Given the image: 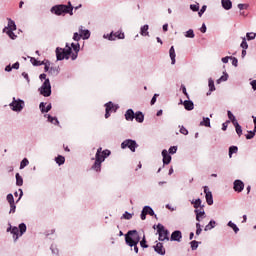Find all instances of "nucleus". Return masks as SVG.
<instances>
[{"instance_id": "35", "label": "nucleus", "mask_w": 256, "mask_h": 256, "mask_svg": "<svg viewBox=\"0 0 256 256\" xmlns=\"http://www.w3.org/2000/svg\"><path fill=\"white\" fill-rule=\"evenodd\" d=\"M15 177L17 187H23V177L21 176V174L16 173Z\"/></svg>"}, {"instance_id": "61", "label": "nucleus", "mask_w": 256, "mask_h": 256, "mask_svg": "<svg viewBox=\"0 0 256 256\" xmlns=\"http://www.w3.org/2000/svg\"><path fill=\"white\" fill-rule=\"evenodd\" d=\"M180 133L182 135H189V130H187V128H185V126H180Z\"/></svg>"}, {"instance_id": "3", "label": "nucleus", "mask_w": 256, "mask_h": 256, "mask_svg": "<svg viewBox=\"0 0 256 256\" xmlns=\"http://www.w3.org/2000/svg\"><path fill=\"white\" fill-rule=\"evenodd\" d=\"M27 233V224L26 223H20L19 226H13L11 235H13V241L14 243H17L19 241V237H23Z\"/></svg>"}, {"instance_id": "34", "label": "nucleus", "mask_w": 256, "mask_h": 256, "mask_svg": "<svg viewBox=\"0 0 256 256\" xmlns=\"http://www.w3.org/2000/svg\"><path fill=\"white\" fill-rule=\"evenodd\" d=\"M233 125L235 127V131H236L238 137H241L243 135V128L239 125V122H236Z\"/></svg>"}, {"instance_id": "25", "label": "nucleus", "mask_w": 256, "mask_h": 256, "mask_svg": "<svg viewBox=\"0 0 256 256\" xmlns=\"http://www.w3.org/2000/svg\"><path fill=\"white\" fill-rule=\"evenodd\" d=\"M140 35L142 37H149V24L140 27Z\"/></svg>"}, {"instance_id": "26", "label": "nucleus", "mask_w": 256, "mask_h": 256, "mask_svg": "<svg viewBox=\"0 0 256 256\" xmlns=\"http://www.w3.org/2000/svg\"><path fill=\"white\" fill-rule=\"evenodd\" d=\"M194 213L196 214V221H198V223H201V219H204L205 217V210H199V209H195Z\"/></svg>"}, {"instance_id": "11", "label": "nucleus", "mask_w": 256, "mask_h": 256, "mask_svg": "<svg viewBox=\"0 0 256 256\" xmlns=\"http://www.w3.org/2000/svg\"><path fill=\"white\" fill-rule=\"evenodd\" d=\"M233 189L236 193H241L243 189H245V183L242 180L237 179L233 183Z\"/></svg>"}, {"instance_id": "42", "label": "nucleus", "mask_w": 256, "mask_h": 256, "mask_svg": "<svg viewBox=\"0 0 256 256\" xmlns=\"http://www.w3.org/2000/svg\"><path fill=\"white\" fill-rule=\"evenodd\" d=\"M239 151V148L237 146H230L229 147V158L233 157L234 153H237Z\"/></svg>"}, {"instance_id": "29", "label": "nucleus", "mask_w": 256, "mask_h": 256, "mask_svg": "<svg viewBox=\"0 0 256 256\" xmlns=\"http://www.w3.org/2000/svg\"><path fill=\"white\" fill-rule=\"evenodd\" d=\"M143 209L146 212V215H150V217H155L157 219V214H155V211L151 206H144Z\"/></svg>"}, {"instance_id": "39", "label": "nucleus", "mask_w": 256, "mask_h": 256, "mask_svg": "<svg viewBox=\"0 0 256 256\" xmlns=\"http://www.w3.org/2000/svg\"><path fill=\"white\" fill-rule=\"evenodd\" d=\"M190 245H191L192 251H197V249L199 248V245H201V242L193 240L190 242Z\"/></svg>"}, {"instance_id": "28", "label": "nucleus", "mask_w": 256, "mask_h": 256, "mask_svg": "<svg viewBox=\"0 0 256 256\" xmlns=\"http://www.w3.org/2000/svg\"><path fill=\"white\" fill-rule=\"evenodd\" d=\"M169 55H170V59H171V65H175V63H176L175 57H177V54L175 53V47L174 46L170 47Z\"/></svg>"}, {"instance_id": "48", "label": "nucleus", "mask_w": 256, "mask_h": 256, "mask_svg": "<svg viewBox=\"0 0 256 256\" xmlns=\"http://www.w3.org/2000/svg\"><path fill=\"white\" fill-rule=\"evenodd\" d=\"M185 37H187L188 39H194L195 32L193 31V29H189L188 31H186Z\"/></svg>"}, {"instance_id": "1", "label": "nucleus", "mask_w": 256, "mask_h": 256, "mask_svg": "<svg viewBox=\"0 0 256 256\" xmlns=\"http://www.w3.org/2000/svg\"><path fill=\"white\" fill-rule=\"evenodd\" d=\"M73 4H71V1H68L67 5L65 4H58L53 6L50 11L53 13V15H57L58 17L70 15L73 17Z\"/></svg>"}, {"instance_id": "44", "label": "nucleus", "mask_w": 256, "mask_h": 256, "mask_svg": "<svg viewBox=\"0 0 256 256\" xmlns=\"http://www.w3.org/2000/svg\"><path fill=\"white\" fill-rule=\"evenodd\" d=\"M201 199L200 198H197L196 200H192L191 201V205L194 206V209H197L198 207H201Z\"/></svg>"}, {"instance_id": "31", "label": "nucleus", "mask_w": 256, "mask_h": 256, "mask_svg": "<svg viewBox=\"0 0 256 256\" xmlns=\"http://www.w3.org/2000/svg\"><path fill=\"white\" fill-rule=\"evenodd\" d=\"M200 127H211V119L209 117H203L200 122Z\"/></svg>"}, {"instance_id": "33", "label": "nucleus", "mask_w": 256, "mask_h": 256, "mask_svg": "<svg viewBox=\"0 0 256 256\" xmlns=\"http://www.w3.org/2000/svg\"><path fill=\"white\" fill-rule=\"evenodd\" d=\"M227 115H228V119L229 121H231V123L233 125H235L237 122V118L235 117V115H233V112H231L230 110L227 111Z\"/></svg>"}, {"instance_id": "64", "label": "nucleus", "mask_w": 256, "mask_h": 256, "mask_svg": "<svg viewBox=\"0 0 256 256\" xmlns=\"http://www.w3.org/2000/svg\"><path fill=\"white\" fill-rule=\"evenodd\" d=\"M238 9L243 11V9H249V4H238Z\"/></svg>"}, {"instance_id": "20", "label": "nucleus", "mask_w": 256, "mask_h": 256, "mask_svg": "<svg viewBox=\"0 0 256 256\" xmlns=\"http://www.w3.org/2000/svg\"><path fill=\"white\" fill-rule=\"evenodd\" d=\"M134 119L137 123H143L145 121V114L141 111H137L134 114Z\"/></svg>"}, {"instance_id": "55", "label": "nucleus", "mask_w": 256, "mask_h": 256, "mask_svg": "<svg viewBox=\"0 0 256 256\" xmlns=\"http://www.w3.org/2000/svg\"><path fill=\"white\" fill-rule=\"evenodd\" d=\"M203 229L201 228V223L197 222L196 223V235H201Z\"/></svg>"}, {"instance_id": "17", "label": "nucleus", "mask_w": 256, "mask_h": 256, "mask_svg": "<svg viewBox=\"0 0 256 256\" xmlns=\"http://www.w3.org/2000/svg\"><path fill=\"white\" fill-rule=\"evenodd\" d=\"M154 251L158 255H165L166 253L165 247H163V243L161 242H157V244L154 246Z\"/></svg>"}, {"instance_id": "21", "label": "nucleus", "mask_w": 256, "mask_h": 256, "mask_svg": "<svg viewBox=\"0 0 256 256\" xmlns=\"http://www.w3.org/2000/svg\"><path fill=\"white\" fill-rule=\"evenodd\" d=\"M221 5L225 11H230V9H233V2H231V0H221Z\"/></svg>"}, {"instance_id": "47", "label": "nucleus", "mask_w": 256, "mask_h": 256, "mask_svg": "<svg viewBox=\"0 0 256 256\" xmlns=\"http://www.w3.org/2000/svg\"><path fill=\"white\" fill-rule=\"evenodd\" d=\"M50 251L52 252V255H59V248H57L56 244L50 246Z\"/></svg>"}, {"instance_id": "51", "label": "nucleus", "mask_w": 256, "mask_h": 256, "mask_svg": "<svg viewBox=\"0 0 256 256\" xmlns=\"http://www.w3.org/2000/svg\"><path fill=\"white\" fill-rule=\"evenodd\" d=\"M27 165H29V160L27 158H24L21 162H20V169H25L27 167Z\"/></svg>"}, {"instance_id": "13", "label": "nucleus", "mask_w": 256, "mask_h": 256, "mask_svg": "<svg viewBox=\"0 0 256 256\" xmlns=\"http://www.w3.org/2000/svg\"><path fill=\"white\" fill-rule=\"evenodd\" d=\"M181 239H183V233H181V230H175L172 232L170 236V241H176L177 243H181Z\"/></svg>"}, {"instance_id": "63", "label": "nucleus", "mask_w": 256, "mask_h": 256, "mask_svg": "<svg viewBox=\"0 0 256 256\" xmlns=\"http://www.w3.org/2000/svg\"><path fill=\"white\" fill-rule=\"evenodd\" d=\"M17 209V205H15V202L10 204V211L9 213H15V210Z\"/></svg>"}, {"instance_id": "14", "label": "nucleus", "mask_w": 256, "mask_h": 256, "mask_svg": "<svg viewBox=\"0 0 256 256\" xmlns=\"http://www.w3.org/2000/svg\"><path fill=\"white\" fill-rule=\"evenodd\" d=\"M8 24L2 31H17V24L11 18H7Z\"/></svg>"}, {"instance_id": "2", "label": "nucleus", "mask_w": 256, "mask_h": 256, "mask_svg": "<svg viewBox=\"0 0 256 256\" xmlns=\"http://www.w3.org/2000/svg\"><path fill=\"white\" fill-rule=\"evenodd\" d=\"M55 53L57 61H63L64 59L69 61V58H71L72 48L69 46V43H66L65 48L57 47Z\"/></svg>"}, {"instance_id": "19", "label": "nucleus", "mask_w": 256, "mask_h": 256, "mask_svg": "<svg viewBox=\"0 0 256 256\" xmlns=\"http://www.w3.org/2000/svg\"><path fill=\"white\" fill-rule=\"evenodd\" d=\"M124 117H125L126 121H134L135 111H133V109H131V108L126 110Z\"/></svg>"}, {"instance_id": "15", "label": "nucleus", "mask_w": 256, "mask_h": 256, "mask_svg": "<svg viewBox=\"0 0 256 256\" xmlns=\"http://www.w3.org/2000/svg\"><path fill=\"white\" fill-rule=\"evenodd\" d=\"M204 193H205V197H206V203L208 205H213V193H211V191H209V187L204 186Z\"/></svg>"}, {"instance_id": "5", "label": "nucleus", "mask_w": 256, "mask_h": 256, "mask_svg": "<svg viewBox=\"0 0 256 256\" xmlns=\"http://www.w3.org/2000/svg\"><path fill=\"white\" fill-rule=\"evenodd\" d=\"M9 107L11 111H14L15 113H21L25 108V101L21 98L13 97L12 102L9 104Z\"/></svg>"}, {"instance_id": "40", "label": "nucleus", "mask_w": 256, "mask_h": 256, "mask_svg": "<svg viewBox=\"0 0 256 256\" xmlns=\"http://www.w3.org/2000/svg\"><path fill=\"white\" fill-rule=\"evenodd\" d=\"M240 47L242 50H248L249 49V44L247 43V38L242 37V42L240 44Z\"/></svg>"}, {"instance_id": "9", "label": "nucleus", "mask_w": 256, "mask_h": 256, "mask_svg": "<svg viewBox=\"0 0 256 256\" xmlns=\"http://www.w3.org/2000/svg\"><path fill=\"white\" fill-rule=\"evenodd\" d=\"M105 107V119H109L111 117V113H117V109H119V105L113 104L111 101L104 104Z\"/></svg>"}, {"instance_id": "59", "label": "nucleus", "mask_w": 256, "mask_h": 256, "mask_svg": "<svg viewBox=\"0 0 256 256\" xmlns=\"http://www.w3.org/2000/svg\"><path fill=\"white\" fill-rule=\"evenodd\" d=\"M182 93L185 95V97H187V99H189V93H187V87H185V85H181L180 87Z\"/></svg>"}, {"instance_id": "32", "label": "nucleus", "mask_w": 256, "mask_h": 256, "mask_svg": "<svg viewBox=\"0 0 256 256\" xmlns=\"http://www.w3.org/2000/svg\"><path fill=\"white\" fill-rule=\"evenodd\" d=\"M217 222L215 220H210L209 223L205 226L204 231H211V229H215Z\"/></svg>"}, {"instance_id": "6", "label": "nucleus", "mask_w": 256, "mask_h": 256, "mask_svg": "<svg viewBox=\"0 0 256 256\" xmlns=\"http://www.w3.org/2000/svg\"><path fill=\"white\" fill-rule=\"evenodd\" d=\"M38 91L42 97H51V81L49 79H46L41 88H38Z\"/></svg>"}, {"instance_id": "43", "label": "nucleus", "mask_w": 256, "mask_h": 256, "mask_svg": "<svg viewBox=\"0 0 256 256\" xmlns=\"http://www.w3.org/2000/svg\"><path fill=\"white\" fill-rule=\"evenodd\" d=\"M227 79H229V74H227V72H223V75L217 80L218 85L219 83L227 81Z\"/></svg>"}, {"instance_id": "62", "label": "nucleus", "mask_w": 256, "mask_h": 256, "mask_svg": "<svg viewBox=\"0 0 256 256\" xmlns=\"http://www.w3.org/2000/svg\"><path fill=\"white\" fill-rule=\"evenodd\" d=\"M102 155L104 156L105 159L111 155V150L105 149L102 151Z\"/></svg>"}, {"instance_id": "18", "label": "nucleus", "mask_w": 256, "mask_h": 256, "mask_svg": "<svg viewBox=\"0 0 256 256\" xmlns=\"http://www.w3.org/2000/svg\"><path fill=\"white\" fill-rule=\"evenodd\" d=\"M46 105H47V103H45V102H41L39 104V109H40L41 113H49V111L51 109H53V106L51 104H48L47 106Z\"/></svg>"}, {"instance_id": "24", "label": "nucleus", "mask_w": 256, "mask_h": 256, "mask_svg": "<svg viewBox=\"0 0 256 256\" xmlns=\"http://www.w3.org/2000/svg\"><path fill=\"white\" fill-rule=\"evenodd\" d=\"M208 87H209V91L206 93V95L209 97V95H211V93H213V91L216 90L215 81L213 80V78L208 79Z\"/></svg>"}, {"instance_id": "50", "label": "nucleus", "mask_w": 256, "mask_h": 256, "mask_svg": "<svg viewBox=\"0 0 256 256\" xmlns=\"http://www.w3.org/2000/svg\"><path fill=\"white\" fill-rule=\"evenodd\" d=\"M121 219H126L127 221L133 219V214L129 213L128 211H125L122 215Z\"/></svg>"}, {"instance_id": "8", "label": "nucleus", "mask_w": 256, "mask_h": 256, "mask_svg": "<svg viewBox=\"0 0 256 256\" xmlns=\"http://www.w3.org/2000/svg\"><path fill=\"white\" fill-rule=\"evenodd\" d=\"M105 162V158L102 154H95L94 164L91 166V169L96 173H101V165Z\"/></svg>"}, {"instance_id": "58", "label": "nucleus", "mask_w": 256, "mask_h": 256, "mask_svg": "<svg viewBox=\"0 0 256 256\" xmlns=\"http://www.w3.org/2000/svg\"><path fill=\"white\" fill-rule=\"evenodd\" d=\"M169 155H175L177 153V146H171L168 150Z\"/></svg>"}, {"instance_id": "4", "label": "nucleus", "mask_w": 256, "mask_h": 256, "mask_svg": "<svg viewBox=\"0 0 256 256\" xmlns=\"http://www.w3.org/2000/svg\"><path fill=\"white\" fill-rule=\"evenodd\" d=\"M141 241V236L137 230H129L125 234V243L126 245H132L135 243H139Z\"/></svg>"}, {"instance_id": "53", "label": "nucleus", "mask_w": 256, "mask_h": 256, "mask_svg": "<svg viewBox=\"0 0 256 256\" xmlns=\"http://www.w3.org/2000/svg\"><path fill=\"white\" fill-rule=\"evenodd\" d=\"M248 133H251V135H245L246 139H253V137H255V133H256V126H254L253 131H248Z\"/></svg>"}, {"instance_id": "23", "label": "nucleus", "mask_w": 256, "mask_h": 256, "mask_svg": "<svg viewBox=\"0 0 256 256\" xmlns=\"http://www.w3.org/2000/svg\"><path fill=\"white\" fill-rule=\"evenodd\" d=\"M183 106L186 111H193V109H195V104L191 100H185Z\"/></svg>"}, {"instance_id": "22", "label": "nucleus", "mask_w": 256, "mask_h": 256, "mask_svg": "<svg viewBox=\"0 0 256 256\" xmlns=\"http://www.w3.org/2000/svg\"><path fill=\"white\" fill-rule=\"evenodd\" d=\"M158 241H169V230H164L158 233Z\"/></svg>"}, {"instance_id": "16", "label": "nucleus", "mask_w": 256, "mask_h": 256, "mask_svg": "<svg viewBox=\"0 0 256 256\" xmlns=\"http://www.w3.org/2000/svg\"><path fill=\"white\" fill-rule=\"evenodd\" d=\"M162 157H163V167L165 165H169L171 163V154H169V151L167 150H162Z\"/></svg>"}, {"instance_id": "60", "label": "nucleus", "mask_w": 256, "mask_h": 256, "mask_svg": "<svg viewBox=\"0 0 256 256\" xmlns=\"http://www.w3.org/2000/svg\"><path fill=\"white\" fill-rule=\"evenodd\" d=\"M190 9H191V11H194V12L199 11V3L191 4Z\"/></svg>"}, {"instance_id": "52", "label": "nucleus", "mask_w": 256, "mask_h": 256, "mask_svg": "<svg viewBox=\"0 0 256 256\" xmlns=\"http://www.w3.org/2000/svg\"><path fill=\"white\" fill-rule=\"evenodd\" d=\"M103 39H108V41H115V37H113V31L111 34H104Z\"/></svg>"}, {"instance_id": "54", "label": "nucleus", "mask_w": 256, "mask_h": 256, "mask_svg": "<svg viewBox=\"0 0 256 256\" xmlns=\"http://www.w3.org/2000/svg\"><path fill=\"white\" fill-rule=\"evenodd\" d=\"M81 34L80 33H78V32H75L74 34H73V41H77V43H79V41H81Z\"/></svg>"}, {"instance_id": "57", "label": "nucleus", "mask_w": 256, "mask_h": 256, "mask_svg": "<svg viewBox=\"0 0 256 256\" xmlns=\"http://www.w3.org/2000/svg\"><path fill=\"white\" fill-rule=\"evenodd\" d=\"M157 229V233H162L163 231H167V229H165V226H163V224H158L156 226Z\"/></svg>"}, {"instance_id": "36", "label": "nucleus", "mask_w": 256, "mask_h": 256, "mask_svg": "<svg viewBox=\"0 0 256 256\" xmlns=\"http://www.w3.org/2000/svg\"><path fill=\"white\" fill-rule=\"evenodd\" d=\"M227 226L230 227L234 231V233H239V228L237 227V224H235L233 221H229L227 223Z\"/></svg>"}, {"instance_id": "41", "label": "nucleus", "mask_w": 256, "mask_h": 256, "mask_svg": "<svg viewBox=\"0 0 256 256\" xmlns=\"http://www.w3.org/2000/svg\"><path fill=\"white\" fill-rule=\"evenodd\" d=\"M30 62L32 63V65H34V67H39L41 65H45V62H41L35 58H30Z\"/></svg>"}, {"instance_id": "10", "label": "nucleus", "mask_w": 256, "mask_h": 256, "mask_svg": "<svg viewBox=\"0 0 256 256\" xmlns=\"http://www.w3.org/2000/svg\"><path fill=\"white\" fill-rule=\"evenodd\" d=\"M69 47H71L72 49V53L71 55V60L75 61L77 59V57H79V51H81V44H79V42L75 43L72 42Z\"/></svg>"}, {"instance_id": "38", "label": "nucleus", "mask_w": 256, "mask_h": 256, "mask_svg": "<svg viewBox=\"0 0 256 256\" xmlns=\"http://www.w3.org/2000/svg\"><path fill=\"white\" fill-rule=\"evenodd\" d=\"M13 31L15 30H6V31H3V33H6V35H8V37L10 39H12L13 41H15V39H17V35L13 33Z\"/></svg>"}, {"instance_id": "45", "label": "nucleus", "mask_w": 256, "mask_h": 256, "mask_svg": "<svg viewBox=\"0 0 256 256\" xmlns=\"http://www.w3.org/2000/svg\"><path fill=\"white\" fill-rule=\"evenodd\" d=\"M113 37L116 39H125V33L123 32H113Z\"/></svg>"}, {"instance_id": "56", "label": "nucleus", "mask_w": 256, "mask_h": 256, "mask_svg": "<svg viewBox=\"0 0 256 256\" xmlns=\"http://www.w3.org/2000/svg\"><path fill=\"white\" fill-rule=\"evenodd\" d=\"M6 199L9 203V205L12 203H15V198L13 197V194H11V193L6 196Z\"/></svg>"}, {"instance_id": "49", "label": "nucleus", "mask_w": 256, "mask_h": 256, "mask_svg": "<svg viewBox=\"0 0 256 256\" xmlns=\"http://www.w3.org/2000/svg\"><path fill=\"white\" fill-rule=\"evenodd\" d=\"M256 37V33L247 32L246 33V41H253Z\"/></svg>"}, {"instance_id": "30", "label": "nucleus", "mask_w": 256, "mask_h": 256, "mask_svg": "<svg viewBox=\"0 0 256 256\" xmlns=\"http://www.w3.org/2000/svg\"><path fill=\"white\" fill-rule=\"evenodd\" d=\"M61 69L59 68V66H55V67H50L49 70V75H52L53 77H57V75H59Z\"/></svg>"}, {"instance_id": "46", "label": "nucleus", "mask_w": 256, "mask_h": 256, "mask_svg": "<svg viewBox=\"0 0 256 256\" xmlns=\"http://www.w3.org/2000/svg\"><path fill=\"white\" fill-rule=\"evenodd\" d=\"M139 243H140V247H142V249L149 248V245L147 244V239L145 238V235L143 236L142 240Z\"/></svg>"}, {"instance_id": "27", "label": "nucleus", "mask_w": 256, "mask_h": 256, "mask_svg": "<svg viewBox=\"0 0 256 256\" xmlns=\"http://www.w3.org/2000/svg\"><path fill=\"white\" fill-rule=\"evenodd\" d=\"M44 117H46L48 123H52V125H59V119H57V117H53L51 114H45Z\"/></svg>"}, {"instance_id": "12", "label": "nucleus", "mask_w": 256, "mask_h": 256, "mask_svg": "<svg viewBox=\"0 0 256 256\" xmlns=\"http://www.w3.org/2000/svg\"><path fill=\"white\" fill-rule=\"evenodd\" d=\"M78 31L83 41H87V39L91 37V31H89V29H84L83 26H79Z\"/></svg>"}, {"instance_id": "37", "label": "nucleus", "mask_w": 256, "mask_h": 256, "mask_svg": "<svg viewBox=\"0 0 256 256\" xmlns=\"http://www.w3.org/2000/svg\"><path fill=\"white\" fill-rule=\"evenodd\" d=\"M55 161H56L57 165H59V166L65 165V157L62 156V155H58V156L55 158Z\"/></svg>"}, {"instance_id": "7", "label": "nucleus", "mask_w": 256, "mask_h": 256, "mask_svg": "<svg viewBox=\"0 0 256 256\" xmlns=\"http://www.w3.org/2000/svg\"><path fill=\"white\" fill-rule=\"evenodd\" d=\"M137 147H139V144L133 139H126L121 143V149H130L132 153H135Z\"/></svg>"}]
</instances>
